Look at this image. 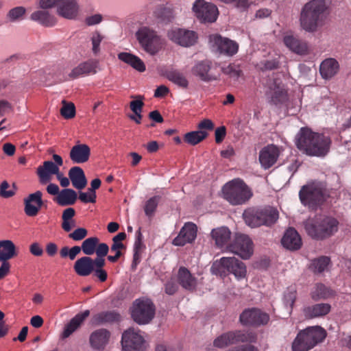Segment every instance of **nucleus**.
Wrapping results in <instances>:
<instances>
[{"mask_svg": "<svg viewBox=\"0 0 351 351\" xmlns=\"http://www.w3.org/2000/svg\"><path fill=\"white\" fill-rule=\"evenodd\" d=\"M332 141L325 133L315 132L307 128L300 129L296 138L297 147L310 156L324 157L330 151Z\"/></svg>", "mask_w": 351, "mask_h": 351, "instance_id": "nucleus-1", "label": "nucleus"}, {"mask_svg": "<svg viewBox=\"0 0 351 351\" xmlns=\"http://www.w3.org/2000/svg\"><path fill=\"white\" fill-rule=\"evenodd\" d=\"M328 3V0H312L305 4L300 19L303 29L313 32L322 25L326 18Z\"/></svg>", "mask_w": 351, "mask_h": 351, "instance_id": "nucleus-2", "label": "nucleus"}, {"mask_svg": "<svg viewBox=\"0 0 351 351\" xmlns=\"http://www.w3.org/2000/svg\"><path fill=\"white\" fill-rule=\"evenodd\" d=\"M339 222L333 217L316 216L304 222L307 234L316 239H324L331 237L338 230Z\"/></svg>", "mask_w": 351, "mask_h": 351, "instance_id": "nucleus-3", "label": "nucleus"}, {"mask_svg": "<svg viewBox=\"0 0 351 351\" xmlns=\"http://www.w3.org/2000/svg\"><path fill=\"white\" fill-rule=\"evenodd\" d=\"M253 195L251 189L241 179L237 178L225 184L222 188V196L231 205L245 204Z\"/></svg>", "mask_w": 351, "mask_h": 351, "instance_id": "nucleus-4", "label": "nucleus"}, {"mask_svg": "<svg viewBox=\"0 0 351 351\" xmlns=\"http://www.w3.org/2000/svg\"><path fill=\"white\" fill-rule=\"evenodd\" d=\"M326 336L320 326H311L300 331L292 343L293 351H308L322 342Z\"/></svg>", "mask_w": 351, "mask_h": 351, "instance_id": "nucleus-5", "label": "nucleus"}, {"mask_svg": "<svg viewBox=\"0 0 351 351\" xmlns=\"http://www.w3.org/2000/svg\"><path fill=\"white\" fill-rule=\"evenodd\" d=\"M212 274L226 276L227 273L232 274L237 280L246 277L247 268L242 261L235 257H222L215 261L210 268Z\"/></svg>", "mask_w": 351, "mask_h": 351, "instance_id": "nucleus-6", "label": "nucleus"}, {"mask_svg": "<svg viewBox=\"0 0 351 351\" xmlns=\"http://www.w3.org/2000/svg\"><path fill=\"white\" fill-rule=\"evenodd\" d=\"M136 36L142 49L151 56L156 55L164 47V40L147 27L140 28Z\"/></svg>", "mask_w": 351, "mask_h": 351, "instance_id": "nucleus-7", "label": "nucleus"}, {"mask_svg": "<svg viewBox=\"0 0 351 351\" xmlns=\"http://www.w3.org/2000/svg\"><path fill=\"white\" fill-rule=\"evenodd\" d=\"M326 186L320 182H313L303 186L299 193L302 204L315 208L326 197Z\"/></svg>", "mask_w": 351, "mask_h": 351, "instance_id": "nucleus-8", "label": "nucleus"}, {"mask_svg": "<svg viewBox=\"0 0 351 351\" xmlns=\"http://www.w3.org/2000/svg\"><path fill=\"white\" fill-rule=\"evenodd\" d=\"M121 346L123 351H145L148 343L144 332L130 328L122 334Z\"/></svg>", "mask_w": 351, "mask_h": 351, "instance_id": "nucleus-9", "label": "nucleus"}, {"mask_svg": "<svg viewBox=\"0 0 351 351\" xmlns=\"http://www.w3.org/2000/svg\"><path fill=\"white\" fill-rule=\"evenodd\" d=\"M155 307L149 299L136 300L131 310L132 317L138 324H146L154 317Z\"/></svg>", "mask_w": 351, "mask_h": 351, "instance_id": "nucleus-10", "label": "nucleus"}, {"mask_svg": "<svg viewBox=\"0 0 351 351\" xmlns=\"http://www.w3.org/2000/svg\"><path fill=\"white\" fill-rule=\"evenodd\" d=\"M282 75L276 74L267 82L265 95L267 100L274 104L283 101L287 98V91L282 82Z\"/></svg>", "mask_w": 351, "mask_h": 351, "instance_id": "nucleus-11", "label": "nucleus"}, {"mask_svg": "<svg viewBox=\"0 0 351 351\" xmlns=\"http://www.w3.org/2000/svg\"><path fill=\"white\" fill-rule=\"evenodd\" d=\"M228 252L238 255L243 259H249L253 254V243L245 234H236L228 247Z\"/></svg>", "mask_w": 351, "mask_h": 351, "instance_id": "nucleus-12", "label": "nucleus"}, {"mask_svg": "<svg viewBox=\"0 0 351 351\" xmlns=\"http://www.w3.org/2000/svg\"><path fill=\"white\" fill-rule=\"evenodd\" d=\"M209 44L213 50L229 57L235 55L239 50V44L236 41L217 34L209 36Z\"/></svg>", "mask_w": 351, "mask_h": 351, "instance_id": "nucleus-13", "label": "nucleus"}, {"mask_svg": "<svg viewBox=\"0 0 351 351\" xmlns=\"http://www.w3.org/2000/svg\"><path fill=\"white\" fill-rule=\"evenodd\" d=\"M53 162L51 160H46L43 162V165L37 168V175L39 178L41 184H46L51 180V176L56 175V176L60 172V167L63 165L62 158L56 154H53Z\"/></svg>", "mask_w": 351, "mask_h": 351, "instance_id": "nucleus-14", "label": "nucleus"}, {"mask_svg": "<svg viewBox=\"0 0 351 351\" xmlns=\"http://www.w3.org/2000/svg\"><path fill=\"white\" fill-rule=\"evenodd\" d=\"M193 11L197 19L203 22H215L219 14L216 5L204 0H196L193 5Z\"/></svg>", "mask_w": 351, "mask_h": 351, "instance_id": "nucleus-15", "label": "nucleus"}, {"mask_svg": "<svg viewBox=\"0 0 351 351\" xmlns=\"http://www.w3.org/2000/svg\"><path fill=\"white\" fill-rule=\"evenodd\" d=\"M167 36L172 42L184 47L194 45L197 40V35L195 32L177 27L170 29Z\"/></svg>", "mask_w": 351, "mask_h": 351, "instance_id": "nucleus-16", "label": "nucleus"}, {"mask_svg": "<svg viewBox=\"0 0 351 351\" xmlns=\"http://www.w3.org/2000/svg\"><path fill=\"white\" fill-rule=\"evenodd\" d=\"M110 337L111 333L107 329L95 330L89 336V345L93 350L104 351L110 343Z\"/></svg>", "mask_w": 351, "mask_h": 351, "instance_id": "nucleus-17", "label": "nucleus"}, {"mask_svg": "<svg viewBox=\"0 0 351 351\" xmlns=\"http://www.w3.org/2000/svg\"><path fill=\"white\" fill-rule=\"evenodd\" d=\"M269 317L266 313L257 308H251L244 311L240 315V321L243 324L260 326L266 324Z\"/></svg>", "mask_w": 351, "mask_h": 351, "instance_id": "nucleus-18", "label": "nucleus"}, {"mask_svg": "<svg viewBox=\"0 0 351 351\" xmlns=\"http://www.w3.org/2000/svg\"><path fill=\"white\" fill-rule=\"evenodd\" d=\"M57 13L60 16L75 20L80 14V5L77 0H60Z\"/></svg>", "mask_w": 351, "mask_h": 351, "instance_id": "nucleus-19", "label": "nucleus"}, {"mask_svg": "<svg viewBox=\"0 0 351 351\" xmlns=\"http://www.w3.org/2000/svg\"><path fill=\"white\" fill-rule=\"evenodd\" d=\"M197 236V226L191 222H188L180 230L178 235L173 240L172 243L176 246H183L192 243Z\"/></svg>", "mask_w": 351, "mask_h": 351, "instance_id": "nucleus-20", "label": "nucleus"}, {"mask_svg": "<svg viewBox=\"0 0 351 351\" xmlns=\"http://www.w3.org/2000/svg\"><path fill=\"white\" fill-rule=\"evenodd\" d=\"M98 66L99 62L97 60L90 59L77 64L71 70L69 75L72 79H76L86 75L95 74L97 71Z\"/></svg>", "mask_w": 351, "mask_h": 351, "instance_id": "nucleus-21", "label": "nucleus"}, {"mask_svg": "<svg viewBox=\"0 0 351 351\" xmlns=\"http://www.w3.org/2000/svg\"><path fill=\"white\" fill-rule=\"evenodd\" d=\"M42 196V192L37 191L35 193L29 195L24 199V211L27 216L34 217L38 214L43 204Z\"/></svg>", "mask_w": 351, "mask_h": 351, "instance_id": "nucleus-22", "label": "nucleus"}, {"mask_svg": "<svg viewBox=\"0 0 351 351\" xmlns=\"http://www.w3.org/2000/svg\"><path fill=\"white\" fill-rule=\"evenodd\" d=\"M279 149L274 145L263 148L259 153V161L261 166L267 169L273 166L279 156Z\"/></svg>", "mask_w": 351, "mask_h": 351, "instance_id": "nucleus-23", "label": "nucleus"}, {"mask_svg": "<svg viewBox=\"0 0 351 351\" xmlns=\"http://www.w3.org/2000/svg\"><path fill=\"white\" fill-rule=\"evenodd\" d=\"M90 156V147L84 143L77 142L73 146L69 152L71 160L75 164H82L86 162Z\"/></svg>", "mask_w": 351, "mask_h": 351, "instance_id": "nucleus-24", "label": "nucleus"}, {"mask_svg": "<svg viewBox=\"0 0 351 351\" xmlns=\"http://www.w3.org/2000/svg\"><path fill=\"white\" fill-rule=\"evenodd\" d=\"M212 239L215 241V245L223 252H228L231 236V232L226 227H220L211 231Z\"/></svg>", "mask_w": 351, "mask_h": 351, "instance_id": "nucleus-25", "label": "nucleus"}, {"mask_svg": "<svg viewBox=\"0 0 351 351\" xmlns=\"http://www.w3.org/2000/svg\"><path fill=\"white\" fill-rule=\"evenodd\" d=\"M211 66L212 63L209 60L198 61L191 68V73L204 82L215 80L216 78L209 73Z\"/></svg>", "mask_w": 351, "mask_h": 351, "instance_id": "nucleus-26", "label": "nucleus"}, {"mask_svg": "<svg viewBox=\"0 0 351 351\" xmlns=\"http://www.w3.org/2000/svg\"><path fill=\"white\" fill-rule=\"evenodd\" d=\"M282 244L288 250H297L302 246V239L295 229L289 228L282 239Z\"/></svg>", "mask_w": 351, "mask_h": 351, "instance_id": "nucleus-27", "label": "nucleus"}, {"mask_svg": "<svg viewBox=\"0 0 351 351\" xmlns=\"http://www.w3.org/2000/svg\"><path fill=\"white\" fill-rule=\"evenodd\" d=\"M283 42L289 50L297 54H305L308 51L307 44L292 34L285 35L283 38Z\"/></svg>", "mask_w": 351, "mask_h": 351, "instance_id": "nucleus-28", "label": "nucleus"}, {"mask_svg": "<svg viewBox=\"0 0 351 351\" xmlns=\"http://www.w3.org/2000/svg\"><path fill=\"white\" fill-rule=\"evenodd\" d=\"M178 280L185 289L194 290L197 285V280L186 267H182L178 273Z\"/></svg>", "mask_w": 351, "mask_h": 351, "instance_id": "nucleus-29", "label": "nucleus"}, {"mask_svg": "<svg viewBox=\"0 0 351 351\" xmlns=\"http://www.w3.org/2000/svg\"><path fill=\"white\" fill-rule=\"evenodd\" d=\"M89 314L90 311L88 310H86L81 313L77 314L74 317H73L69 323L65 326L61 335L62 338L65 339L69 337L81 326Z\"/></svg>", "mask_w": 351, "mask_h": 351, "instance_id": "nucleus-30", "label": "nucleus"}, {"mask_svg": "<svg viewBox=\"0 0 351 351\" xmlns=\"http://www.w3.org/2000/svg\"><path fill=\"white\" fill-rule=\"evenodd\" d=\"M75 273L80 276H88L94 271L93 259L83 256L77 259L73 266Z\"/></svg>", "mask_w": 351, "mask_h": 351, "instance_id": "nucleus-31", "label": "nucleus"}, {"mask_svg": "<svg viewBox=\"0 0 351 351\" xmlns=\"http://www.w3.org/2000/svg\"><path fill=\"white\" fill-rule=\"evenodd\" d=\"M330 310L331 306L329 304L319 303L304 308L303 313L305 317L311 319L325 316Z\"/></svg>", "mask_w": 351, "mask_h": 351, "instance_id": "nucleus-32", "label": "nucleus"}, {"mask_svg": "<svg viewBox=\"0 0 351 351\" xmlns=\"http://www.w3.org/2000/svg\"><path fill=\"white\" fill-rule=\"evenodd\" d=\"M339 64L334 58H327L320 64L319 72L324 79L328 80L334 77L339 71Z\"/></svg>", "mask_w": 351, "mask_h": 351, "instance_id": "nucleus-33", "label": "nucleus"}, {"mask_svg": "<svg viewBox=\"0 0 351 351\" xmlns=\"http://www.w3.org/2000/svg\"><path fill=\"white\" fill-rule=\"evenodd\" d=\"M69 178L73 186L77 189L82 190L87 184V180L84 172L80 167H71L69 171Z\"/></svg>", "mask_w": 351, "mask_h": 351, "instance_id": "nucleus-34", "label": "nucleus"}, {"mask_svg": "<svg viewBox=\"0 0 351 351\" xmlns=\"http://www.w3.org/2000/svg\"><path fill=\"white\" fill-rule=\"evenodd\" d=\"M335 295L333 290L322 283L315 284L311 290V297L315 301L327 300Z\"/></svg>", "mask_w": 351, "mask_h": 351, "instance_id": "nucleus-35", "label": "nucleus"}, {"mask_svg": "<svg viewBox=\"0 0 351 351\" xmlns=\"http://www.w3.org/2000/svg\"><path fill=\"white\" fill-rule=\"evenodd\" d=\"M118 58L138 72H144L146 69L143 61L139 57L132 53L121 52L118 54Z\"/></svg>", "mask_w": 351, "mask_h": 351, "instance_id": "nucleus-36", "label": "nucleus"}, {"mask_svg": "<svg viewBox=\"0 0 351 351\" xmlns=\"http://www.w3.org/2000/svg\"><path fill=\"white\" fill-rule=\"evenodd\" d=\"M16 246L11 240L0 241V261H8L18 256Z\"/></svg>", "mask_w": 351, "mask_h": 351, "instance_id": "nucleus-37", "label": "nucleus"}, {"mask_svg": "<svg viewBox=\"0 0 351 351\" xmlns=\"http://www.w3.org/2000/svg\"><path fill=\"white\" fill-rule=\"evenodd\" d=\"M243 219L245 223L251 228H257L264 226L261 219L260 209L256 208H249L243 212Z\"/></svg>", "mask_w": 351, "mask_h": 351, "instance_id": "nucleus-38", "label": "nucleus"}, {"mask_svg": "<svg viewBox=\"0 0 351 351\" xmlns=\"http://www.w3.org/2000/svg\"><path fill=\"white\" fill-rule=\"evenodd\" d=\"M30 18L32 20L37 21L40 24L46 27H51L55 25L56 23V17L45 10H38L34 12L31 14Z\"/></svg>", "mask_w": 351, "mask_h": 351, "instance_id": "nucleus-39", "label": "nucleus"}, {"mask_svg": "<svg viewBox=\"0 0 351 351\" xmlns=\"http://www.w3.org/2000/svg\"><path fill=\"white\" fill-rule=\"evenodd\" d=\"M259 209L264 226H270L278 219L279 213L276 208L271 206H266Z\"/></svg>", "mask_w": 351, "mask_h": 351, "instance_id": "nucleus-40", "label": "nucleus"}, {"mask_svg": "<svg viewBox=\"0 0 351 351\" xmlns=\"http://www.w3.org/2000/svg\"><path fill=\"white\" fill-rule=\"evenodd\" d=\"M76 192L71 189L62 190L56 197V201L61 206L73 205L77 199Z\"/></svg>", "mask_w": 351, "mask_h": 351, "instance_id": "nucleus-41", "label": "nucleus"}, {"mask_svg": "<svg viewBox=\"0 0 351 351\" xmlns=\"http://www.w3.org/2000/svg\"><path fill=\"white\" fill-rule=\"evenodd\" d=\"M297 298V290L293 286L288 287L284 292L282 302L285 307L288 310L289 314H291Z\"/></svg>", "mask_w": 351, "mask_h": 351, "instance_id": "nucleus-42", "label": "nucleus"}, {"mask_svg": "<svg viewBox=\"0 0 351 351\" xmlns=\"http://www.w3.org/2000/svg\"><path fill=\"white\" fill-rule=\"evenodd\" d=\"M99 245V239L96 237H92L86 239L82 242L80 248L86 256H89L94 253L97 254Z\"/></svg>", "mask_w": 351, "mask_h": 351, "instance_id": "nucleus-43", "label": "nucleus"}, {"mask_svg": "<svg viewBox=\"0 0 351 351\" xmlns=\"http://www.w3.org/2000/svg\"><path fill=\"white\" fill-rule=\"evenodd\" d=\"M108 251V245L106 243H101L97 251V257L93 259L94 270L99 268L102 269L105 265L104 257L107 255Z\"/></svg>", "mask_w": 351, "mask_h": 351, "instance_id": "nucleus-44", "label": "nucleus"}, {"mask_svg": "<svg viewBox=\"0 0 351 351\" xmlns=\"http://www.w3.org/2000/svg\"><path fill=\"white\" fill-rule=\"evenodd\" d=\"M167 77L169 81L182 88H186L188 87V80L186 76L179 71L175 70L169 71L167 74Z\"/></svg>", "mask_w": 351, "mask_h": 351, "instance_id": "nucleus-45", "label": "nucleus"}, {"mask_svg": "<svg viewBox=\"0 0 351 351\" xmlns=\"http://www.w3.org/2000/svg\"><path fill=\"white\" fill-rule=\"evenodd\" d=\"M208 136V132L204 130H197L186 133L184 136V141L192 145H197L203 141Z\"/></svg>", "mask_w": 351, "mask_h": 351, "instance_id": "nucleus-46", "label": "nucleus"}, {"mask_svg": "<svg viewBox=\"0 0 351 351\" xmlns=\"http://www.w3.org/2000/svg\"><path fill=\"white\" fill-rule=\"evenodd\" d=\"M232 332L234 336V339L235 343L239 342L252 343L254 342L256 339L255 333L252 331L237 330Z\"/></svg>", "mask_w": 351, "mask_h": 351, "instance_id": "nucleus-47", "label": "nucleus"}, {"mask_svg": "<svg viewBox=\"0 0 351 351\" xmlns=\"http://www.w3.org/2000/svg\"><path fill=\"white\" fill-rule=\"evenodd\" d=\"M234 337L232 332L223 333L215 339L213 342L214 346L219 348H223L229 345L234 344L235 343Z\"/></svg>", "mask_w": 351, "mask_h": 351, "instance_id": "nucleus-48", "label": "nucleus"}, {"mask_svg": "<svg viewBox=\"0 0 351 351\" xmlns=\"http://www.w3.org/2000/svg\"><path fill=\"white\" fill-rule=\"evenodd\" d=\"M160 197L156 195L150 197L145 202L144 211L147 217H152L158 207Z\"/></svg>", "mask_w": 351, "mask_h": 351, "instance_id": "nucleus-49", "label": "nucleus"}, {"mask_svg": "<svg viewBox=\"0 0 351 351\" xmlns=\"http://www.w3.org/2000/svg\"><path fill=\"white\" fill-rule=\"evenodd\" d=\"M119 315L114 312H103L94 316L93 322L96 324H101L104 322H110L117 320Z\"/></svg>", "mask_w": 351, "mask_h": 351, "instance_id": "nucleus-50", "label": "nucleus"}, {"mask_svg": "<svg viewBox=\"0 0 351 351\" xmlns=\"http://www.w3.org/2000/svg\"><path fill=\"white\" fill-rule=\"evenodd\" d=\"M330 263V258L326 256L320 257L313 261L312 267L315 272L321 273L324 271Z\"/></svg>", "mask_w": 351, "mask_h": 351, "instance_id": "nucleus-51", "label": "nucleus"}, {"mask_svg": "<svg viewBox=\"0 0 351 351\" xmlns=\"http://www.w3.org/2000/svg\"><path fill=\"white\" fill-rule=\"evenodd\" d=\"M26 10L23 6H18L11 9L8 14L7 18L11 22L21 20L25 14Z\"/></svg>", "mask_w": 351, "mask_h": 351, "instance_id": "nucleus-52", "label": "nucleus"}, {"mask_svg": "<svg viewBox=\"0 0 351 351\" xmlns=\"http://www.w3.org/2000/svg\"><path fill=\"white\" fill-rule=\"evenodd\" d=\"M61 115L65 119H71L75 117V107L73 103L62 101V106L60 109Z\"/></svg>", "mask_w": 351, "mask_h": 351, "instance_id": "nucleus-53", "label": "nucleus"}, {"mask_svg": "<svg viewBox=\"0 0 351 351\" xmlns=\"http://www.w3.org/2000/svg\"><path fill=\"white\" fill-rule=\"evenodd\" d=\"M222 71L224 74L229 75L230 77L235 80H238L242 75L241 70L239 66L236 64H229L222 68Z\"/></svg>", "mask_w": 351, "mask_h": 351, "instance_id": "nucleus-54", "label": "nucleus"}, {"mask_svg": "<svg viewBox=\"0 0 351 351\" xmlns=\"http://www.w3.org/2000/svg\"><path fill=\"white\" fill-rule=\"evenodd\" d=\"M132 98H134L136 99L132 101L130 104L131 110L134 113H141L143 110V107L144 106V103L143 101V97L141 95L138 96H132Z\"/></svg>", "mask_w": 351, "mask_h": 351, "instance_id": "nucleus-55", "label": "nucleus"}, {"mask_svg": "<svg viewBox=\"0 0 351 351\" xmlns=\"http://www.w3.org/2000/svg\"><path fill=\"white\" fill-rule=\"evenodd\" d=\"M15 194L14 187H11L7 181H3L0 185V196L3 198H9Z\"/></svg>", "mask_w": 351, "mask_h": 351, "instance_id": "nucleus-56", "label": "nucleus"}, {"mask_svg": "<svg viewBox=\"0 0 351 351\" xmlns=\"http://www.w3.org/2000/svg\"><path fill=\"white\" fill-rule=\"evenodd\" d=\"M96 193L88 189L87 192H80L79 199L83 203H95L96 202Z\"/></svg>", "mask_w": 351, "mask_h": 351, "instance_id": "nucleus-57", "label": "nucleus"}, {"mask_svg": "<svg viewBox=\"0 0 351 351\" xmlns=\"http://www.w3.org/2000/svg\"><path fill=\"white\" fill-rule=\"evenodd\" d=\"M88 234V231L84 228H78L69 234V237L73 241H81Z\"/></svg>", "mask_w": 351, "mask_h": 351, "instance_id": "nucleus-58", "label": "nucleus"}, {"mask_svg": "<svg viewBox=\"0 0 351 351\" xmlns=\"http://www.w3.org/2000/svg\"><path fill=\"white\" fill-rule=\"evenodd\" d=\"M103 37L99 32H95L93 34L91 37V41H92V51L94 54H97L99 51V45L101 42L102 41Z\"/></svg>", "mask_w": 351, "mask_h": 351, "instance_id": "nucleus-59", "label": "nucleus"}, {"mask_svg": "<svg viewBox=\"0 0 351 351\" xmlns=\"http://www.w3.org/2000/svg\"><path fill=\"white\" fill-rule=\"evenodd\" d=\"M60 0H40L39 6L42 9H49L56 7L58 9Z\"/></svg>", "mask_w": 351, "mask_h": 351, "instance_id": "nucleus-60", "label": "nucleus"}, {"mask_svg": "<svg viewBox=\"0 0 351 351\" xmlns=\"http://www.w3.org/2000/svg\"><path fill=\"white\" fill-rule=\"evenodd\" d=\"M103 20V16L100 14H95L86 18L85 23L87 25L92 26L100 23Z\"/></svg>", "mask_w": 351, "mask_h": 351, "instance_id": "nucleus-61", "label": "nucleus"}, {"mask_svg": "<svg viewBox=\"0 0 351 351\" xmlns=\"http://www.w3.org/2000/svg\"><path fill=\"white\" fill-rule=\"evenodd\" d=\"M199 130H212L214 128V124L210 119H204L198 124Z\"/></svg>", "mask_w": 351, "mask_h": 351, "instance_id": "nucleus-62", "label": "nucleus"}, {"mask_svg": "<svg viewBox=\"0 0 351 351\" xmlns=\"http://www.w3.org/2000/svg\"><path fill=\"white\" fill-rule=\"evenodd\" d=\"M226 128L225 127L217 128L215 130V141L217 143H221L226 136Z\"/></svg>", "mask_w": 351, "mask_h": 351, "instance_id": "nucleus-63", "label": "nucleus"}, {"mask_svg": "<svg viewBox=\"0 0 351 351\" xmlns=\"http://www.w3.org/2000/svg\"><path fill=\"white\" fill-rule=\"evenodd\" d=\"M29 251L32 254L40 256L43 254V250L38 243H34L29 246Z\"/></svg>", "mask_w": 351, "mask_h": 351, "instance_id": "nucleus-64", "label": "nucleus"}]
</instances>
